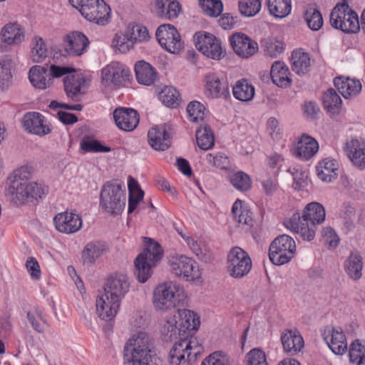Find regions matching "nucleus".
<instances>
[{
  "label": "nucleus",
  "mask_w": 365,
  "mask_h": 365,
  "mask_svg": "<svg viewBox=\"0 0 365 365\" xmlns=\"http://www.w3.org/2000/svg\"><path fill=\"white\" fill-rule=\"evenodd\" d=\"M64 90L68 97L77 100L84 86L85 79L82 75L76 74L64 78Z\"/></svg>",
  "instance_id": "nucleus-35"
},
{
  "label": "nucleus",
  "mask_w": 365,
  "mask_h": 365,
  "mask_svg": "<svg viewBox=\"0 0 365 365\" xmlns=\"http://www.w3.org/2000/svg\"><path fill=\"white\" fill-rule=\"evenodd\" d=\"M31 176L26 167H22L14 172L13 179L6 190V195L13 205L23 206L35 203L46 195V187L41 183L30 180Z\"/></svg>",
  "instance_id": "nucleus-1"
},
{
  "label": "nucleus",
  "mask_w": 365,
  "mask_h": 365,
  "mask_svg": "<svg viewBox=\"0 0 365 365\" xmlns=\"http://www.w3.org/2000/svg\"><path fill=\"white\" fill-rule=\"evenodd\" d=\"M75 68L69 66H60L52 64L49 67V76L53 78H60L65 74L75 72Z\"/></svg>",
  "instance_id": "nucleus-62"
},
{
  "label": "nucleus",
  "mask_w": 365,
  "mask_h": 365,
  "mask_svg": "<svg viewBox=\"0 0 365 365\" xmlns=\"http://www.w3.org/2000/svg\"><path fill=\"white\" fill-rule=\"evenodd\" d=\"M23 126L29 133L44 135L51 132L49 127L44 124V117L36 112L26 113L23 118Z\"/></svg>",
  "instance_id": "nucleus-23"
},
{
  "label": "nucleus",
  "mask_w": 365,
  "mask_h": 365,
  "mask_svg": "<svg viewBox=\"0 0 365 365\" xmlns=\"http://www.w3.org/2000/svg\"><path fill=\"white\" fill-rule=\"evenodd\" d=\"M178 326H180L182 333L185 334L187 331L196 330L200 326V319L197 314L190 310L186 309H177Z\"/></svg>",
  "instance_id": "nucleus-32"
},
{
  "label": "nucleus",
  "mask_w": 365,
  "mask_h": 365,
  "mask_svg": "<svg viewBox=\"0 0 365 365\" xmlns=\"http://www.w3.org/2000/svg\"><path fill=\"white\" fill-rule=\"evenodd\" d=\"M126 195L122 185L115 182H106L100 193V205L107 213L115 216L125 209Z\"/></svg>",
  "instance_id": "nucleus-6"
},
{
  "label": "nucleus",
  "mask_w": 365,
  "mask_h": 365,
  "mask_svg": "<svg viewBox=\"0 0 365 365\" xmlns=\"http://www.w3.org/2000/svg\"><path fill=\"white\" fill-rule=\"evenodd\" d=\"M324 219L323 206L318 202H311L305 207L302 217L296 212L289 220H284V225L303 240L311 241L315 236L317 225L322 223Z\"/></svg>",
  "instance_id": "nucleus-2"
},
{
  "label": "nucleus",
  "mask_w": 365,
  "mask_h": 365,
  "mask_svg": "<svg viewBox=\"0 0 365 365\" xmlns=\"http://www.w3.org/2000/svg\"><path fill=\"white\" fill-rule=\"evenodd\" d=\"M161 335L164 341H169L176 339L178 336L182 333L180 326H178L176 316L167 319L161 328Z\"/></svg>",
  "instance_id": "nucleus-44"
},
{
  "label": "nucleus",
  "mask_w": 365,
  "mask_h": 365,
  "mask_svg": "<svg viewBox=\"0 0 365 365\" xmlns=\"http://www.w3.org/2000/svg\"><path fill=\"white\" fill-rule=\"evenodd\" d=\"M155 36L160 46L171 53H178L182 48L183 43L179 33L170 24L160 25Z\"/></svg>",
  "instance_id": "nucleus-14"
},
{
  "label": "nucleus",
  "mask_w": 365,
  "mask_h": 365,
  "mask_svg": "<svg viewBox=\"0 0 365 365\" xmlns=\"http://www.w3.org/2000/svg\"><path fill=\"white\" fill-rule=\"evenodd\" d=\"M261 47L264 56L275 58L284 51L285 44L277 38L268 37L261 41Z\"/></svg>",
  "instance_id": "nucleus-38"
},
{
  "label": "nucleus",
  "mask_w": 365,
  "mask_h": 365,
  "mask_svg": "<svg viewBox=\"0 0 365 365\" xmlns=\"http://www.w3.org/2000/svg\"><path fill=\"white\" fill-rule=\"evenodd\" d=\"M310 67V58L307 53L301 51H294L292 54V68L299 75L308 72Z\"/></svg>",
  "instance_id": "nucleus-43"
},
{
  "label": "nucleus",
  "mask_w": 365,
  "mask_h": 365,
  "mask_svg": "<svg viewBox=\"0 0 365 365\" xmlns=\"http://www.w3.org/2000/svg\"><path fill=\"white\" fill-rule=\"evenodd\" d=\"M155 356L153 339L145 331H138L124 345L123 365H151Z\"/></svg>",
  "instance_id": "nucleus-3"
},
{
  "label": "nucleus",
  "mask_w": 365,
  "mask_h": 365,
  "mask_svg": "<svg viewBox=\"0 0 365 365\" xmlns=\"http://www.w3.org/2000/svg\"><path fill=\"white\" fill-rule=\"evenodd\" d=\"M130 38L139 42L146 41L149 38L148 31L141 25H135L132 28Z\"/></svg>",
  "instance_id": "nucleus-61"
},
{
  "label": "nucleus",
  "mask_w": 365,
  "mask_h": 365,
  "mask_svg": "<svg viewBox=\"0 0 365 365\" xmlns=\"http://www.w3.org/2000/svg\"><path fill=\"white\" fill-rule=\"evenodd\" d=\"M334 83L339 92L345 98H349L353 96L357 95L361 89V85L359 81L349 78H344L342 77H336L334 80Z\"/></svg>",
  "instance_id": "nucleus-31"
},
{
  "label": "nucleus",
  "mask_w": 365,
  "mask_h": 365,
  "mask_svg": "<svg viewBox=\"0 0 365 365\" xmlns=\"http://www.w3.org/2000/svg\"><path fill=\"white\" fill-rule=\"evenodd\" d=\"M239 11L247 17L257 14L262 6V0H239Z\"/></svg>",
  "instance_id": "nucleus-50"
},
{
  "label": "nucleus",
  "mask_w": 365,
  "mask_h": 365,
  "mask_svg": "<svg viewBox=\"0 0 365 365\" xmlns=\"http://www.w3.org/2000/svg\"><path fill=\"white\" fill-rule=\"evenodd\" d=\"M202 351L196 338L180 339L170 351V365H191Z\"/></svg>",
  "instance_id": "nucleus-7"
},
{
  "label": "nucleus",
  "mask_w": 365,
  "mask_h": 365,
  "mask_svg": "<svg viewBox=\"0 0 365 365\" xmlns=\"http://www.w3.org/2000/svg\"><path fill=\"white\" fill-rule=\"evenodd\" d=\"M241 200H237L232 208V212L235 220L243 226L250 227L252 226L253 220L250 210L244 206Z\"/></svg>",
  "instance_id": "nucleus-39"
},
{
  "label": "nucleus",
  "mask_w": 365,
  "mask_h": 365,
  "mask_svg": "<svg viewBox=\"0 0 365 365\" xmlns=\"http://www.w3.org/2000/svg\"><path fill=\"white\" fill-rule=\"evenodd\" d=\"M322 237L325 244L331 248H335L339 243V237L331 227H324L322 230Z\"/></svg>",
  "instance_id": "nucleus-60"
},
{
  "label": "nucleus",
  "mask_w": 365,
  "mask_h": 365,
  "mask_svg": "<svg viewBox=\"0 0 365 365\" xmlns=\"http://www.w3.org/2000/svg\"><path fill=\"white\" fill-rule=\"evenodd\" d=\"M108 251L106 243L93 241L88 243L81 252V260L84 265L90 266Z\"/></svg>",
  "instance_id": "nucleus-25"
},
{
  "label": "nucleus",
  "mask_w": 365,
  "mask_h": 365,
  "mask_svg": "<svg viewBox=\"0 0 365 365\" xmlns=\"http://www.w3.org/2000/svg\"><path fill=\"white\" fill-rule=\"evenodd\" d=\"M363 268L362 257L359 253H351L345 262V270L353 279L357 280L361 277Z\"/></svg>",
  "instance_id": "nucleus-41"
},
{
  "label": "nucleus",
  "mask_w": 365,
  "mask_h": 365,
  "mask_svg": "<svg viewBox=\"0 0 365 365\" xmlns=\"http://www.w3.org/2000/svg\"><path fill=\"white\" fill-rule=\"evenodd\" d=\"M304 18L309 28L313 31L319 30L323 25L321 12L314 6H309L304 14Z\"/></svg>",
  "instance_id": "nucleus-49"
},
{
  "label": "nucleus",
  "mask_w": 365,
  "mask_h": 365,
  "mask_svg": "<svg viewBox=\"0 0 365 365\" xmlns=\"http://www.w3.org/2000/svg\"><path fill=\"white\" fill-rule=\"evenodd\" d=\"M55 227L60 232L71 234L78 231L82 226L81 217L73 212H62L53 219Z\"/></svg>",
  "instance_id": "nucleus-19"
},
{
  "label": "nucleus",
  "mask_w": 365,
  "mask_h": 365,
  "mask_svg": "<svg viewBox=\"0 0 365 365\" xmlns=\"http://www.w3.org/2000/svg\"><path fill=\"white\" fill-rule=\"evenodd\" d=\"M235 52L242 58H249L258 51V44L243 34H233L230 38Z\"/></svg>",
  "instance_id": "nucleus-18"
},
{
  "label": "nucleus",
  "mask_w": 365,
  "mask_h": 365,
  "mask_svg": "<svg viewBox=\"0 0 365 365\" xmlns=\"http://www.w3.org/2000/svg\"><path fill=\"white\" fill-rule=\"evenodd\" d=\"M116 125L125 131H132L139 123V115L133 108H118L113 111Z\"/></svg>",
  "instance_id": "nucleus-20"
},
{
  "label": "nucleus",
  "mask_w": 365,
  "mask_h": 365,
  "mask_svg": "<svg viewBox=\"0 0 365 365\" xmlns=\"http://www.w3.org/2000/svg\"><path fill=\"white\" fill-rule=\"evenodd\" d=\"M195 46L205 56L220 60L225 56L221 43L213 34L210 33H197L195 35Z\"/></svg>",
  "instance_id": "nucleus-12"
},
{
  "label": "nucleus",
  "mask_w": 365,
  "mask_h": 365,
  "mask_svg": "<svg viewBox=\"0 0 365 365\" xmlns=\"http://www.w3.org/2000/svg\"><path fill=\"white\" fill-rule=\"evenodd\" d=\"M81 148L86 153H108L111 150L110 147L102 145L89 136L83 137L81 142Z\"/></svg>",
  "instance_id": "nucleus-51"
},
{
  "label": "nucleus",
  "mask_w": 365,
  "mask_h": 365,
  "mask_svg": "<svg viewBox=\"0 0 365 365\" xmlns=\"http://www.w3.org/2000/svg\"><path fill=\"white\" fill-rule=\"evenodd\" d=\"M24 30L17 23L6 24L0 32L1 41L9 46L20 44L24 41Z\"/></svg>",
  "instance_id": "nucleus-24"
},
{
  "label": "nucleus",
  "mask_w": 365,
  "mask_h": 365,
  "mask_svg": "<svg viewBox=\"0 0 365 365\" xmlns=\"http://www.w3.org/2000/svg\"><path fill=\"white\" fill-rule=\"evenodd\" d=\"M33 41L34 44L31 51L32 59L34 62H41L47 56V46L40 37H35Z\"/></svg>",
  "instance_id": "nucleus-55"
},
{
  "label": "nucleus",
  "mask_w": 365,
  "mask_h": 365,
  "mask_svg": "<svg viewBox=\"0 0 365 365\" xmlns=\"http://www.w3.org/2000/svg\"><path fill=\"white\" fill-rule=\"evenodd\" d=\"M173 274L188 282H193L201 277L199 266L191 258L184 255L173 257L170 261Z\"/></svg>",
  "instance_id": "nucleus-10"
},
{
  "label": "nucleus",
  "mask_w": 365,
  "mask_h": 365,
  "mask_svg": "<svg viewBox=\"0 0 365 365\" xmlns=\"http://www.w3.org/2000/svg\"><path fill=\"white\" fill-rule=\"evenodd\" d=\"M324 339L335 354L342 355L347 349L346 336L342 331L333 328L330 336H325Z\"/></svg>",
  "instance_id": "nucleus-34"
},
{
  "label": "nucleus",
  "mask_w": 365,
  "mask_h": 365,
  "mask_svg": "<svg viewBox=\"0 0 365 365\" xmlns=\"http://www.w3.org/2000/svg\"><path fill=\"white\" fill-rule=\"evenodd\" d=\"M269 251L270 261L275 265H282L293 258L296 251L295 242L287 235H280L272 241Z\"/></svg>",
  "instance_id": "nucleus-9"
},
{
  "label": "nucleus",
  "mask_w": 365,
  "mask_h": 365,
  "mask_svg": "<svg viewBox=\"0 0 365 365\" xmlns=\"http://www.w3.org/2000/svg\"><path fill=\"white\" fill-rule=\"evenodd\" d=\"M49 72L46 66H34L29 72V78L31 83L39 89H46L51 86L53 81L48 78Z\"/></svg>",
  "instance_id": "nucleus-28"
},
{
  "label": "nucleus",
  "mask_w": 365,
  "mask_h": 365,
  "mask_svg": "<svg viewBox=\"0 0 365 365\" xmlns=\"http://www.w3.org/2000/svg\"><path fill=\"white\" fill-rule=\"evenodd\" d=\"M205 79L207 96L211 98H227L230 96L228 83L226 80L220 79L214 73L207 74Z\"/></svg>",
  "instance_id": "nucleus-21"
},
{
  "label": "nucleus",
  "mask_w": 365,
  "mask_h": 365,
  "mask_svg": "<svg viewBox=\"0 0 365 365\" xmlns=\"http://www.w3.org/2000/svg\"><path fill=\"white\" fill-rule=\"evenodd\" d=\"M270 75L273 83L279 87H287L291 84L289 69L283 62L275 61L272 66Z\"/></svg>",
  "instance_id": "nucleus-33"
},
{
  "label": "nucleus",
  "mask_w": 365,
  "mask_h": 365,
  "mask_svg": "<svg viewBox=\"0 0 365 365\" xmlns=\"http://www.w3.org/2000/svg\"><path fill=\"white\" fill-rule=\"evenodd\" d=\"M130 69L124 64L113 61L101 71L102 83L106 86H120L129 81Z\"/></svg>",
  "instance_id": "nucleus-13"
},
{
  "label": "nucleus",
  "mask_w": 365,
  "mask_h": 365,
  "mask_svg": "<svg viewBox=\"0 0 365 365\" xmlns=\"http://www.w3.org/2000/svg\"><path fill=\"white\" fill-rule=\"evenodd\" d=\"M345 151L352 163L360 169L365 168V143L351 140L346 143Z\"/></svg>",
  "instance_id": "nucleus-26"
},
{
  "label": "nucleus",
  "mask_w": 365,
  "mask_h": 365,
  "mask_svg": "<svg viewBox=\"0 0 365 365\" xmlns=\"http://www.w3.org/2000/svg\"><path fill=\"white\" fill-rule=\"evenodd\" d=\"M187 295L182 287L173 282L159 284L153 292V304L157 309L166 311L184 307Z\"/></svg>",
  "instance_id": "nucleus-4"
},
{
  "label": "nucleus",
  "mask_w": 365,
  "mask_h": 365,
  "mask_svg": "<svg viewBox=\"0 0 365 365\" xmlns=\"http://www.w3.org/2000/svg\"><path fill=\"white\" fill-rule=\"evenodd\" d=\"M135 73L138 82L145 86L153 84L157 78V72L155 68L144 61L136 62Z\"/></svg>",
  "instance_id": "nucleus-30"
},
{
  "label": "nucleus",
  "mask_w": 365,
  "mask_h": 365,
  "mask_svg": "<svg viewBox=\"0 0 365 365\" xmlns=\"http://www.w3.org/2000/svg\"><path fill=\"white\" fill-rule=\"evenodd\" d=\"M120 304V302L103 293L96 299V312L102 319L108 321L116 315Z\"/></svg>",
  "instance_id": "nucleus-22"
},
{
  "label": "nucleus",
  "mask_w": 365,
  "mask_h": 365,
  "mask_svg": "<svg viewBox=\"0 0 365 365\" xmlns=\"http://www.w3.org/2000/svg\"><path fill=\"white\" fill-rule=\"evenodd\" d=\"M145 249L135 259V274L139 282L144 283L151 275V269L160 260L163 250L160 245L149 237H143Z\"/></svg>",
  "instance_id": "nucleus-5"
},
{
  "label": "nucleus",
  "mask_w": 365,
  "mask_h": 365,
  "mask_svg": "<svg viewBox=\"0 0 365 365\" xmlns=\"http://www.w3.org/2000/svg\"><path fill=\"white\" fill-rule=\"evenodd\" d=\"M267 4L270 14L274 17L284 18L291 12V0H268Z\"/></svg>",
  "instance_id": "nucleus-45"
},
{
  "label": "nucleus",
  "mask_w": 365,
  "mask_h": 365,
  "mask_svg": "<svg viewBox=\"0 0 365 365\" xmlns=\"http://www.w3.org/2000/svg\"><path fill=\"white\" fill-rule=\"evenodd\" d=\"M89 41L81 32L72 31L62 37V48L69 56H80L86 52Z\"/></svg>",
  "instance_id": "nucleus-15"
},
{
  "label": "nucleus",
  "mask_w": 365,
  "mask_h": 365,
  "mask_svg": "<svg viewBox=\"0 0 365 365\" xmlns=\"http://www.w3.org/2000/svg\"><path fill=\"white\" fill-rule=\"evenodd\" d=\"M323 103L327 110L332 113H338L341 105V99L334 89L329 88L323 96Z\"/></svg>",
  "instance_id": "nucleus-48"
},
{
  "label": "nucleus",
  "mask_w": 365,
  "mask_h": 365,
  "mask_svg": "<svg viewBox=\"0 0 365 365\" xmlns=\"http://www.w3.org/2000/svg\"><path fill=\"white\" fill-rule=\"evenodd\" d=\"M14 65V60L10 55H4L0 58V89H7L11 83V70Z\"/></svg>",
  "instance_id": "nucleus-37"
},
{
  "label": "nucleus",
  "mask_w": 365,
  "mask_h": 365,
  "mask_svg": "<svg viewBox=\"0 0 365 365\" xmlns=\"http://www.w3.org/2000/svg\"><path fill=\"white\" fill-rule=\"evenodd\" d=\"M232 185L240 191H247L251 187V179L244 172H237L230 176Z\"/></svg>",
  "instance_id": "nucleus-54"
},
{
  "label": "nucleus",
  "mask_w": 365,
  "mask_h": 365,
  "mask_svg": "<svg viewBox=\"0 0 365 365\" xmlns=\"http://www.w3.org/2000/svg\"><path fill=\"white\" fill-rule=\"evenodd\" d=\"M162 103L169 108H177L180 103L179 92L173 86H165L159 93Z\"/></svg>",
  "instance_id": "nucleus-47"
},
{
  "label": "nucleus",
  "mask_w": 365,
  "mask_h": 365,
  "mask_svg": "<svg viewBox=\"0 0 365 365\" xmlns=\"http://www.w3.org/2000/svg\"><path fill=\"white\" fill-rule=\"evenodd\" d=\"M130 282L127 275L115 274L110 276L104 284V293L119 302L128 292Z\"/></svg>",
  "instance_id": "nucleus-16"
},
{
  "label": "nucleus",
  "mask_w": 365,
  "mask_h": 365,
  "mask_svg": "<svg viewBox=\"0 0 365 365\" xmlns=\"http://www.w3.org/2000/svg\"><path fill=\"white\" fill-rule=\"evenodd\" d=\"M196 140L198 147L202 150H209L214 145L215 137L213 132L208 125L200 127L196 131Z\"/></svg>",
  "instance_id": "nucleus-46"
},
{
  "label": "nucleus",
  "mask_w": 365,
  "mask_h": 365,
  "mask_svg": "<svg viewBox=\"0 0 365 365\" xmlns=\"http://www.w3.org/2000/svg\"><path fill=\"white\" fill-rule=\"evenodd\" d=\"M199 4L203 11L211 17L220 16L223 10V4L220 0H199Z\"/></svg>",
  "instance_id": "nucleus-52"
},
{
  "label": "nucleus",
  "mask_w": 365,
  "mask_h": 365,
  "mask_svg": "<svg viewBox=\"0 0 365 365\" xmlns=\"http://www.w3.org/2000/svg\"><path fill=\"white\" fill-rule=\"evenodd\" d=\"M349 355L351 363H358L360 359L365 356V346L359 339L351 344Z\"/></svg>",
  "instance_id": "nucleus-57"
},
{
  "label": "nucleus",
  "mask_w": 365,
  "mask_h": 365,
  "mask_svg": "<svg viewBox=\"0 0 365 365\" xmlns=\"http://www.w3.org/2000/svg\"><path fill=\"white\" fill-rule=\"evenodd\" d=\"M318 149L319 145L314 138L303 135L297 143L294 155L304 160H308L314 155Z\"/></svg>",
  "instance_id": "nucleus-29"
},
{
  "label": "nucleus",
  "mask_w": 365,
  "mask_h": 365,
  "mask_svg": "<svg viewBox=\"0 0 365 365\" xmlns=\"http://www.w3.org/2000/svg\"><path fill=\"white\" fill-rule=\"evenodd\" d=\"M185 242L200 260L206 263L212 260V255L211 252L205 248L202 249L192 237L185 238Z\"/></svg>",
  "instance_id": "nucleus-53"
},
{
  "label": "nucleus",
  "mask_w": 365,
  "mask_h": 365,
  "mask_svg": "<svg viewBox=\"0 0 365 365\" xmlns=\"http://www.w3.org/2000/svg\"><path fill=\"white\" fill-rule=\"evenodd\" d=\"M337 164L334 160L325 158L317 166V176L324 182H329L336 178Z\"/></svg>",
  "instance_id": "nucleus-36"
},
{
  "label": "nucleus",
  "mask_w": 365,
  "mask_h": 365,
  "mask_svg": "<svg viewBox=\"0 0 365 365\" xmlns=\"http://www.w3.org/2000/svg\"><path fill=\"white\" fill-rule=\"evenodd\" d=\"M283 349L285 352L294 355L304 347V340L299 332L287 330L281 336Z\"/></svg>",
  "instance_id": "nucleus-27"
},
{
  "label": "nucleus",
  "mask_w": 365,
  "mask_h": 365,
  "mask_svg": "<svg viewBox=\"0 0 365 365\" xmlns=\"http://www.w3.org/2000/svg\"><path fill=\"white\" fill-rule=\"evenodd\" d=\"M171 135L172 129L170 126H155L148 131V143L156 150H165L170 146Z\"/></svg>",
  "instance_id": "nucleus-17"
},
{
  "label": "nucleus",
  "mask_w": 365,
  "mask_h": 365,
  "mask_svg": "<svg viewBox=\"0 0 365 365\" xmlns=\"http://www.w3.org/2000/svg\"><path fill=\"white\" fill-rule=\"evenodd\" d=\"M27 319L33 329L38 333H43L46 328L48 326L46 315L38 307L27 312Z\"/></svg>",
  "instance_id": "nucleus-42"
},
{
  "label": "nucleus",
  "mask_w": 365,
  "mask_h": 365,
  "mask_svg": "<svg viewBox=\"0 0 365 365\" xmlns=\"http://www.w3.org/2000/svg\"><path fill=\"white\" fill-rule=\"evenodd\" d=\"M246 365H268L265 353L259 349H252L245 356Z\"/></svg>",
  "instance_id": "nucleus-56"
},
{
  "label": "nucleus",
  "mask_w": 365,
  "mask_h": 365,
  "mask_svg": "<svg viewBox=\"0 0 365 365\" xmlns=\"http://www.w3.org/2000/svg\"><path fill=\"white\" fill-rule=\"evenodd\" d=\"M233 96L242 101H249L255 96V88L249 83L247 79L242 78L237 81L232 87Z\"/></svg>",
  "instance_id": "nucleus-40"
},
{
  "label": "nucleus",
  "mask_w": 365,
  "mask_h": 365,
  "mask_svg": "<svg viewBox=\"0 0 365 365\" xmlns=\"http://www.w3.org/2000/svg\"><path fill=\"white\" fill-rule=\"evenodd\" d=\"M201 365H228V363L225 357L215 352L204 359Z\"/></svg>",
  "instance_id": "nucleus-64"
},
{
  "label": "nucleus",
  "mask_w": 365,
  "mask_h": 365,
  "mask_svg": "<svg viewBox=\"0 0 365 365\" xmlns=\"http://www.w3.org/2000/svg\"><path fill=\"white\" fill-rule=\"evenodd\" d=\"M252 268V260L248 254L236 247L232 249L227 257V271L234 278H242L247 275Z\"/></svg>",
  "instance_id": "nucleus-11"
},
{
  "label": "nucleus",
  "mask_w": 365,
  "mask_h": 365,
  "mask_svg": "<svg viewBox=\"0 0 365 365\" xmlns=\"http://www.w3.org/2000/svg\"><path fill=\"white\" fill-rule=\"evenodd\" d=\"M205 106L197 101L189 103L187 107V112L192 121H197L198 119L202 120L205 115Z\"/></svg>",
  "instance_id": "nucleus-58"
},
{
  "label": "nucleus",
  "mask_w": 365,
  "mask_h": 365,
  "mask_svg": "<svg viewBox=\"0 0 365 365\" xmlns=\"http://www.w3.org/2000/svg\"><path fill=\"white\" fill-rule=\"evenodd\" d=\"M181 11V6L178 1H173L168 4L164 19L171 20L175 19Z\"/></svg>",
  "instance_id": "nucleus-63"
},
{
  "label": "nucleus",
  "mask_w": 365,
  "mask_h": 365,
  "mask_svg": "<svg viewBox=\"0 0 365 365\" xmlns=\"http://www.w3.org/2000/svg\"><path fill=\"white\" fill-rule=\"evenodd\" d=\"M26 268L33 279L38 280L41 278L40 266L36 258L29 257L26 262Z\"/></svg>",
  "instance_id": "nucleus-59"
},
{
  "label": "nucleus",
  "mask_w": 365,
  "mask_h": 365,
  "mask_svg": "<svg viewBox=\"0 0 365 365\" xmlns=\"http://www.w3.org/2000/svg\"><path fill=\"white\" fill-rule=\"evenodd\" d=\"M79 6V11L88 21L105 26L110 19V8L103 0H69Z\"/></svg>",
  "instance_id": "nucleus-8"
}]
</instances>
